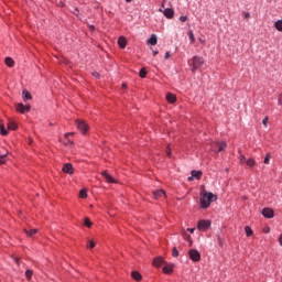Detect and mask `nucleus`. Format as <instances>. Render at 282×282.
Returning <instances> with one entry per match:
<instances>
[{"label": "nucleus", "instance_id": "obj_1", "mask_svg": "<svg viewBox=\"0 0 282 282\" xmlns=\"http://www.w3.org/2000/svg\"><path fill=\"white\" fill-rule=\"evenodd\" d=\"M210 202H217V195L210 192H205L203 195H200L202 208H208L210 206Z\"/></svg>", "mask_w": 282, "mask_h": 282}, {"label": "nucleus", "instance_id": "obj_2", "mask_svg": "<svg viewBox=\"0 0 282 282\" xmlns=\"http://www.w3.org/2000/svg\"><path fill=\"white\" fill-rule=\"evenodd\" d=\"M32 109V106L30 105H23V104H18L15 105V110L19 113H29V111Z\"/></svg>", "mask_w": 282, "mask_h": 282}, {"label": "nucleus", "instance_id": "obj_3", "mask_svg": "<svg viewBox=\"0 0 282 282\" xmlns=\"http://www.w3.org/2000/svg\"><path fill=\"white\" fill-rule=\"evenodd\" d=\"M202 65H204V57L194 56L193 57V72H195V69H199V67H202Z\"/></svg>", "mask_w": 282, "mask_h": 282}, {"label": "nucleus", "instance_id": "obj_4", "mask_svg": "<svg viewBox=\"0 0 282 282\" xmlns=\"http://www.w3.org/2000/svg\"><path fill=\"white\" fill-rule=\"evenodd\" d=\"M188 254H189V258L192 259V261L197 262V261H200V259H202V254L196 249L189 250Z\"/></svg>", "mask_w": 282, "mask_h": 282}, {"label": "nucleus", "instance_id": "obj_5", "mask_svg": "<svg viewBox=\"0 0 282 282\" xmlns=\"http://www.w3.org/2000/svg\"><path fill=\"white\" fill-rule=\"evenodd\" d=\"M77 129L82 131V133H87V130L89 129V126L83 120H77L76 121Z\"/></svg>", "mask_w": 282, "mask_h": 282}, {"label": "nucleus", "instance_id": "obj_6", "mask_svg": "<svg viewBox=\"0 0 282 282\" xmlns=\"http://www.w3.org/2000/svg\"><path fill=\"white\" fill-rule=\"evenodd\" d=\"M197 228L198 230H208L210 228V220H199Z\"/></svg>", "mask_w": 282, "mask_h": 282}, {"label": "nucleus", "instance_id": "obj_7", "mask_svg": "<svg viewBox=\"0 0 282 282\" xmlns=\"http://www.w3.org/2000/svg\"><path fill=\"white\" fill-rule=\"evenodd\" d=\"M63 173H67L68 175H74V165L72 163H66L62 169Z\"/></svg>", "mask_w": 282, "mask_h": 282}, {"label": "nucleus", "instance_id": "obj_8", "mask_svg": "<svg viewBox=\"0 0 282 282\" xmlns=\"http://www.w3.org/2000/svg\"><path fill=\"white\" fill-rule=\"evenodd\" d=\"M160 12H163V14H164V17H166V19H173V17H175V11L171 8H167L164 11L162 9H160Z\"/></svg>", "mask_w": 282, "mask_h": 282}, {"label": "nucleus", "instance_id": "obj_9", "mask_svg": "<svg viewBox=\"0 0 282 282\" xmlns=\"http://www.w3.org/2000/svg\"><path fill=\"white\" fill-rule=\"evenodd\" d=\"M262 215L267 219H272V217H274V210H272L271 208L267 207V208L262 209Z\"/></svg>", "mask_w": 282, "mask_h": 282}, {"label": "nucleus", "instance_id": "obj_10", "mask_svg": "<svg viewBox=\"0 0 282 282\" xmlns=\"http://www.w3.org/2000/svg\"><path fill=\"white\" fill-rule=\"evenodd\" d=\"M102 177H105L106 182H108L109 184H116V178H113V176H111V174H108L107 171L101 172Z\"/></svg>", "mask_w": 282, "mask_h": 282}, {"label": "nucleus", "instance_id": "obj_11", "mask_svg": "<svg viewBox=\"0 0 282 282\" xmlns=\"http://www.w3.org/2000/svg\"><path fill=\"white\" fill-rule=\"evenodd\" d=\"M154 199H161V197H166V192L163 189H156L153 192Z\"/></svg>", "mask_w": 282, "mask_h": 282}, {"label": "nucleus", "instance_id": "obj_12", "mask_svg": "<svg viewBox=\"0 0 282 282\" xmlns=\"http://www.w3.org/2000/svg\"><path fill=\"white\" fill-rule=\"evenodd\" d=\"M118 45L121 47V50H124L127 47V39H124V36H120L118 40Z\"/></svg>", "mask_w": 282, "mask_h": 282}, {"label": "nucleus", "instance_id": "obj_13", "mask_svg": "<svg viewBox=\"0 0 282 282\" xmlns=\"http://www.w3.org/2000/svg\"><path fill=\"white\" fill-rule=\"evenodd\" d=\"M22 96H23L24 102H25L26 100H32V94H30V91H28V89H23Z\"/></svg>", "mask_w": 282, "mask_h": 282}, {"label": "nucleus", "instance_id": "obj_14", "mask_svg": "<svg viewBox=\"0 0 282 282\" xmlns=\"http://www.w3.org/2000/svg\"><path fill=\"white\" fill-rule=\"evenodd\" d=\"M215 147H218V153H221V151L226 150V142H215Z\"/></svg>", "mask_w": 282, "mask_h": 282}, {"label": "nucleus", "instance_id": "obj_15", "mask_svg": "<svg viewBox=\"0 0 282 282\" xmlns=\"http://www.w3.org/2000/svg\"><path fill=\"white\" fill-rule=\"evenodd\" d=\"M162 263H164V258H155V259L153 260V265H154L155 268H160V267L162 265Z\"/></svg>", "mask_w": 282, "mask_h": 282}, {"label": "nucleus", "instance_id": "obj_16", "mask_svg": "<svg viewBox=\"0 0 282 282\" xmlns=\"http://www.w3.org/2000/svg\"><path fill=\"white\" fill-rule=\"evenodd\" d=\"M150 45H158V35L152 34L151 37L148 40Z\"/></svg>", "mask_w": 282, "mask_h": 282}, {"label": "nucleus", "instance_id": "obj_17", "mask_svg": "<svg viewBox=\"0 0 282 282\" xmlns=\"http://www.w3.org/2000/svg\"><path fill=\"white\" fill-rule=\"evenodd\" d=\"M131 276H132V279H134V281H141L142 280V274H140V272H138V271H132Z\"/></svg>", "mask_w": 282, "mask_h": 282}, {"label": "nucleus", "instance_id": "obj_18", "mask_svg": "<svg viewBox=\"0 0 282 282\" xmlns=\"http://www.w3.org/2000/svg\"><path fill=\"white\" fill-rule=\"evenodd\" d=\"M166 100H167V102H170L171 105H173V102H175V100H177V98L175 97V95L174 94H167L166 95Z\"/></svg>", "mask_w": 282, "mask_h": 282}, {"label": "nucleus", "instance_id": "obj_19", "mask_svg": "<svg viewBox=\"0 0 282 282\" xmlns=\"http://www.w3.org/2000/svg\"><path fill=\"white\" fill-rule=\"evenodd\" d=\"M17 128H18L17 122L9 120L8 129H10L11 131H17Z\"/></svg>", "mask_w": 282, "mask_h": 282}, {"label": "nucleus", "instance_id": "obj_20", "mask_svg": "<svg viewBox=\"0 0 282 282\" xmlns=\"http://www.w3.org/2000/svg\"><path fill=\"white\" fill-rule=\"evenodd\" d=\"M4 63L8 67H14V59H12V57H7Z\"/></svg>", "mask_w": 282, "mask_h": 282}, {"label": "nucleus", "instance_id": "obj_21", "mask_svg": "<svg viewBox=\"0 0 282 282\" xmlns=\"http://www.w3.org/2000/svg\"><path fill=\"white\" fill-rule=\"evenodd\" d=\"M274 28L278 32H282V20H278L274 22Z\"/></svg>", "mask_w": 282, "mask_h": 282}, {"label": "nucleus", "instance_id": "obj_22", "mask_svg": "<svg viewBox=\"0 0 282 282\" xmlns=\"http://www.w3.org/2000/svg\"><path fill=\"white\" fill-rule=\"evenodd\" d=\"M192 176L196 177V180H202V171H192Z\"/></svg>", "mask_w": 282, "mask_h": 282}, {"label": "nucleus", "instance_id": "obj_23", "mask_svg": "<svg viewBox=\"0 0 282 282\" xmlns=\"http://www.w3.org/2000/svg\"><path fill=\"white\" fill-rule=\"evenodd\" d=\"M24 232H26L28 237H34L36 235V229H24Z\"/></svg>", "mask_w": 282, "mask_h": 282}, {"label": "nucleus", "instance_id": "obj_24", "mask_svg": "<svg viewBox=\"0 0 282 282\" xmlns=\"http://www.w3.org/2000/svg\"><path fill=\"white\" fill-rule=\"evenodd\" d=\"M187 36L189 37L192 44L195 43V34L193 33V31L189 30L187 32Z\"/></svg>", "mask_w": 282, "mask_h": 282}, {"label": "nucleus", "instance_id": "obj_25", "mask_svg": "<svg viewBox=\"0 0 282 282\" xmlns=\"http://www.w3.org/2000/svg\"><path fill=\"white\" fill-rule=\"evenodd\" d=\"M163 272L164 274H171V272H173V267L171 265L164 267Z\"/></svg>", "mask_w": 282, "mask_h": 282}, {"label": "nucleus", "instance_id": "obj_26", "mask_svg": "<svg viewBox=\"0 0 282 282\" xmlns=\"http://www.w3.org/2000/svg\"><path fill=\"white\" fill-rule=\"evenodd\" d=\"M6 158H8V152L0 154V165L6 164Z\"/></svg>", "mask_w": 282, "mask_h": 282}, {"label": "nucleus", "instance_id": "obj_27", "mask_svg": "<svg viewBox=\"0 0 282 282\" xmlns=\"http://www.w3.org/2000/svg\"><path fill=\"white\" fill-rule=\"evenodd\" d=\"M246 164H247V166L252 169V166H254L257 164V162H254V159H249V160H247Z\"/></svg>", "mask_w": 282, "mask_h": 282}, {"label": "nucleus", "instance_id": "obj_28", "mask_svg": "<svg viewBox=\"0 0 282 282\" xmlns=\"http://www.w3.org/2000/svg\"><path fill=\"white\" fill-rule=\"evenodd\" d=\"M139 76H140V78H147V68H141Z\"/></svg>", "mask_w": 282, "mask_h": 282}, {"label": "nucleus", "instance_id": "obj_29", "mask_svg": "<svg viewBox=\"0 0 282 282\" xmlns=\"http://www.w3.org/2000/svg\"><path fill=\"white\" fill-rule=\"evenodd\" d=\"M79 197H80L82 199H87V191H86V189H82V191L79 192Z\"/></svg>", "mask_w": 282, "mask_h": 282}, {"label": "nucleus", "instance_id": "obj_30", "mask_svg": "<svg viewBox=\"0 0 282 282\" xmlns=\"http://www.w3.org/2000/svg\"><path fill=\"white\" fill-rule=\"evenodd\" d=\"M245 231H246L247 237H252V228L247 226V227H245Z\"/></svg>", "mask_w": 282, "mask_h": 282}, {"label": "nucleus", "instance_id": "obj_31", "mask_svg": "<svg viewBox=\"0 0 282 282\" xmlns=\"http://www.w3.org/2000/svg\"><path fill=\"white\" fill-rule=\"evenodd\" d=\"M0 133L1 135H8V130H6V126H0Z\"/></svg>", "mask_w": 282, "mask_h": 282}, {"label": "nucleus", "instance_id": "obj_32", "mask_svg": "<svg viewBox=\"0 0 282 282\" xmlns=\"http://www.w3.org/2000/svg\"><path fill=\"white\" fill-rule=\"evenodd\" d=\"M84 225L87 226V228H91L93 223H91V220H89V218H85Z\"/></svg>", "mask_w": 282, "mask_h": 282}, {"label": "nucleus", "instance_id": "obj_33", "mask_svg": "<svg viewBox=\"0 0 282 282\" xmlns=\"http://www.w3.org/2000/svg\"><path fill=\"white\" fill-rule=\"evenodd\" d=\"M172 257H180V251L177 250V247H174L172 249Z\"/></svg>", "mask_w": 282, "mask_h": 282}, {"label": "nucleus", "instance_id": "obj_34", "mask_svg": "<svg viewBox=\"0 0 282 282\" xmlns=\"http://www.w3.org/2000/svg\"><path fill=\"white\" fill-rule=\"evenodd\" d=\"M32 274H33L32 270L25 271V276H26L28 281H30V279H32Z\"/></svg>", "mask_w": 282, "mask_h": 282}, {"label": "nucleus", "instance_id": "obj_35", "mask_svg": "<svg viewBox=\"0 0 282 282\" xmlns=\"http://www.w3.org/2000/svg\"><path fill=\"white\" fill-rule=\"evenodd\" d=\"M212 151H214V153H219V147L215 145V142L212 143Z\"/></svg>", "mask_w": 282, "mask_h": 282}, {"label": "nucleus", "instance_id": "obj_36", "mask_svg": "<svg viewBox=\"0 0 282 282\" xmlns=\"http://www.w3.org/2000/svg\"><path fill=\"white\" fill-rule=\"evenodd\" d=\"M180 21H181V23H186V21H188V17H186V15H181V17H180Z\"/></svg>", "mask_w": 282, "mask_h": 282}, {"label": "nucleus", "instance_id": "obj_37", "mask_svg": "<svg viewBox=\"0 0 282 282\" xmlns=\"http://www.w3.org/2000/svg\"><path fill=\"white\" fill-rule=\"evenodd\" d=\"M264 164H270V154H267V156L263 160Z\"/></svg>", "mask_w": 282, "mask_h": 282}, {"label": "nucleus", "instance_id": "obj_38", "mask_svg": "<svg viewBox=\"0 0 282 282\" xmlns=\"http://www.w3.org/2000/svg\"><path fill=\"white\" fill-rule=\"evenodd\" d=\"M270 120V118L269 117H265L263 120H262V124L264 126V127H268V121Z\"/></svg>", "mask_w": 282, "mask_h": 282}, {"label": "nucleus", "instance_id": "obj_39", "mask_svg": "<svg viewBox=\"0 0 282 282\" xmlns=\"http://www.w3.org/2000/svg\"><path fill=\"white\" fill-rule=\"evenodd\" d=\"M88 248H96V242L94 240H90L88 243Z\"/></svg>", "mask_w": 282, "mask_h": 282}, {"label": "nucleus", "instance_id": "obj_40", "mask_svg": "<svg viewBox=\"0 0 282 282\" xmlns=\"http://www.w3.org/2000/svg\"><path fill=\"white\" fill-rule=\"evenodd\" d=\"M240 163L241 164H246L247 163L245 155H240Z\"/></svg>", "mask_w": 282, "mask_h": 282}, {"label": "nucleus", "instance_id": "obj_41", "mask_svg": "<svg viewBox=\"0 0 282 282\" xmlns=\"http://www.w3.org/2000/svg\"><path fill=\"white\" fill-rule=\"evenodd\" d=\"M165 153L167 158H171V148H169V145H167V149L165 150Z\"/></svg>", "mask_w": 282, "mask_h": 282}, {"label": "nucleus", "instance_id": "obj_42", "mask_svg": "<svg viewBox=\"0 0 282 282\" xmlns=\"http://www.w3.org/2000/svg\"><path fill=\"white\" fill-rule=\"evenodd\" d=\"M169 58H171V52L165 53V61H169Z\"/></svg>", "mask_w": 282, "mask_h": 282}, {"label": "nucleus", "instance_id": "obj_43", "mask_svg": "<svg viewBox=\"0 0 282 282\" xmlns=\"http://www.w3.org/2000/svg\"><path fill=\"white\" fill-rule=\"evenodd\" d=\"M93 76H94L95 78H100V74H98V72H94V73H93Z\"/></svg>", "mask_w": 282, "mask_h": 282}, {"label": "nucleus", "instance_id": "obj_44", "mask_svg": "<svg viewBox=\"0 0 282 282\" xmlns=\"http://www.w3.org/2000/svg\"><path fill=\"white\" fill-rule=\"evenodd\" d=\"M242 14H243L245 19H250V13L243 12Z\"/></svg>", "mask_w": 282, "mask_h": 282}, {"label": "nucleus", "instance_id": "obj_45", "mask_svg": "<svg viewBox=\"0 0 282 282\" xmlns=\"http://www.w3.org/2000/svg\"><path fill=\"white\" fill-rule=\"evenodd\" d=\"M187 231L193 235V232H195V228H187Z\"/></svg>", "mask_w": 282, "mask_h": 282}, {"label": "nucleus", "instance_id": "obj_46", "mask_svg": "<svg viewBox=\"0 0 282 282\" xmlns=\"http://www.w3.org/2000/svg\"><path fill=\"white\" fill-rule=\"evenodd\" d=\"M79 13L80 11H78V9H75V11L73 12V14H76V17H78Z\"/></svg>", "mask_w": 282, "mask_h": 282}, {"label": "nucleus", "instance_id": "obj_47", "mask_svg": "<svg viewBox=\"0 0 282 282\" xmlns=\"http://www.w3.org/2000/svg\"><path fill=\"white\" fill-rule=\"evenodd\" d=\"M278 102H279V105H281V107H282V95L279 97Z\"/></svg>", "mask_w": 282, "mask_h": 282}, {"label": "nucleus", "instance_id": "obj_48", "mask_svg": "<svg viewBox=\"0 0 282 282\" xmlns=\"http://www.w3.org/2000/svg\"><path fill=\"white\" fill-rule=\"evenodd\" d=\"M89 30H90V32H94V30H96V28L94 25H89Z\"/></svg>", "mask_w": 282, "mask_h": 282}, {"label": "nucleus", "instance_id": "obj_49", "mask_svg": "<svg viewBox=\"0 0 282 282\" xmlns=\"http://www.w3.org/2000/svg\"><path fill=\"white\" fill-rule=\"evenodd\" d=\"M199 43H202V45H206V41L204 40H199Z\"/></svg>", "mask_w": 282, "mask_h": 282}, {"label": "nucleus", "instance_id": "obj_50", "mask_svg": "<svg viewBox=\"0 0 282 282\" xmlns=\"http://www.w3.org/2000/svg\"><path fill=\"white\" fill-rule=\"evenodd\" d=\"M279 243H280V246H282V235L279 238Z\"/></svg>", "mask_w": 282, "mask_h": 282}, {"label": "nucleus", "instance_id": "obj_51", "mask_svg": "<svg viewBox=\"0 0 282 282\" xmlns=\"http://www.w3.org/2000/svg\"><path fill=\"white\" fill-rule=\"evenodd\" d=\"M193 177L194 176H189L187 180H188V182H193Z\"/></svg>", "mask_w": 282, "mask_h": 282}, {"label": "nucleus", "instance_id": "obj_52", "mask_svg": "<svg viewBox=\"0 0 282 282\" xmlns=\"http://www.w3.org/2000/svg\"><path fill=\"white\" fill-rule=\"evenodd\" d=\"M185 239H191V235L185 234Z\"/></svg>", "mask_w": 282, "mask_h": 282}, {"label": "nucleus", "instance_id": "obj_53", "mask_svg": "<svg viewBox=\"0 0 282 282\" xmlns=\"http://www.w3.org/2000/svg\"><path fill=\"white\" fill-rule=\"evenodd\" d=\"M153 56H158V51H154V52H153Z\"/></svg>", "mask_w": 282, "mask_h": 282}, {"label": "nucleus", "instance_id": "obj_54", "mask_svg": "<svg viewBox=\"0 0 282 282\" xmlns=\"http://www.w3.org/2000/svg\"><path fill=\"white\" fill-rule=\"evenodd\" d=\"M122 88H123V89H127V85H126V84H123V85H122Z\"/></svg>", "mask_w": 282, "mask_h": 282}, {"label": "nucleus", "instance_id": "obj_55", "mask_svg": "<svg viewBox=\"0 0 282 282\" xmlns=\"http://www.w3.org/2000/svg\"><path fill=\"white\" fill-rule=\"evenodd\" d=\"M67 135H72V133H66V138H67Z\"/></svg>", "mask_w": 282, "mask_h": 282}, {"label": "nucleus", "instance_id": "obj_56", "mask_svg": "<svg viewBox=\"0 0 282 282\" xmlns=\"http://www.w3.org/2000/svg\"><path fill=\"white\" fill-rule=\"evenodd\" d=\"M265 232H270V229H267V231Z\"/></svg>", "mask_w": 282, "mask_h": 282}]
</instances>
